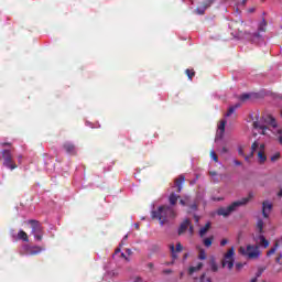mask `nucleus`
<instances>
[{
	"instance_id": "1",
	"label": "nucleus",
	"mask_w": 282,
	"mask_h": 282,
	"mask_svg": "<svg viewBox=\"0 0 282 282\" xmlns=\"http://www.w3.org/2000/svg\"><path fill=\"white\" fill-rule=\"evenodd\" d=\"M252 197H254V194L249 193L247 197L241 198L240 200H236L227 207L218 208L217 215H219L220 217H230V215L241 208V206H246V204H248L250 199H252Z\"/></svg>"
},
{
	"instance_id": "2",
	"label": "nucleus",
	"mask_w": 282,
	"mask_h": 282,
	"mask_svg": "<svg viewBox=\"0 0 282 282\" xmlns=\"http://www.w3.org/2000/svg\"><path fill=\"white\" fill-rule=\"evenodd\" d=\"M175 217H177V214L169 206H161L158 210L152 212V218L158 219L161 226L169 224V221L175 219Z\"/></svg>"
},
{
	"instance_id": "3",
	"label": "nucleus",
	"mask_w": 282,
	"mask_h": 282,
	"mask_svg": "<svg viewBox=\"0 0 282 282\" xmlns=\"http://www.w3.org/2000/svg\"><path fill=\"white\" fill-rule=\"evenodd\" d=\"M239 254L245 257V259H249V261H257L261 257V249L258 245L241 246L238 249Z\"/></svg>"
},
{
	"instance_id": "4",
	"label": "nucleus",
	"mask_w": 282,
	"mask_h": 282,
	"mask_svg": "<svg viewBox=\"0 0 282 282\" xmlns=\"http://www.w3.org/2000/svg\"><path fill=\"white\" fill-rule=\"evenodd\" d=\"M265 124H269V127H273V129H276V120L270 115L263 117L261 121H254L253 129H256L262 135H268V126Z\"/></svg>"
},
{
	"instance_id": "5",
	"label": "nucleus",
	"mask_w": 282,
	"mask_h": 282,
	"mask_svg": "<svg viewBox=\"0 0 282 282\" xmlns=\"http://www.w3.org/2000/svg\"><path fill=\"white\" fill-rule=\"evenodd\" d=\"M221 268L232 270L235 268V247H230L224 254L220 261Z\"/></svg>"
},
{
	"instance_id": "6",
	"label": "nucleus",
	"mask_w": 282,
	"mask_h": 282,
	"mask_svg": "<svg viewBox=\"0 0 282 282\" xmlns=\"http://www.w3.org/2000/svg\"><path fill=\"white\" fill-rule=\"evenodd\" d=\"M2 159H3V166H7V169H10L11 171H14L17 169V163H14V160L12 159V151L11 150H3L1 152Z\"/></svg>"
},
{
	"instance_id": "7",
	"label": "nucleus",
	"mask_w": 282,
	"mask_h": 282,
	"mask_svg": "<svg viewBox=\"0 0 282 282\" xmlns=\"http://www.w3.org/2000/svg\"><path fill=\"white\" fill-rule=\"evenodd\" d=\"M259 149V152H258V158H259V162L261 164H263V162H265L267 158H265V145L264 144H260L259 145V142H253L252 145H251V156L254 155V151Z\"/></svg>"
},
{
	"instance_id": "8",
	"label": "nucleus",
	"mask_w": 282,
	"mask_h": 282,
	"mask_svg": "<svg viewBox=\"0 0 282 282\" xmlns=\"http://www.w3.org/2000/svg\"><path fill=\"white\" fill-rule=\"evenodd\" d=\"M29 223L32 226V235H34L37 241H41L43 239V227L36 220H30Z\"/></svg>"
},
{
	"instance_id": "9",
	"label": "nucleus",
	"mask_w": 282,
	"mask_h": 282,
	"mask_svg": "<svg viewBox=\"0 0 282 282\" xmlns=\"http://www.w3.org/2000/svg\"><path fill=\"white\" fill-rule=\"evenodd\" d=\"M272 208H274V204L270 200H263L262 203V215L264 219L270 218V214L272 213Z\"/></svg>"
},
{
	"instance_id": "10",
	"label": "nucleus",
	"mask_w": 282,
	"mask_h": 282,
	"mask_svg": "<svg viewBox=\"0 0 282 282\" xmlns=\"http://www.w3.org/2000/svg\"><path fill=\"white\" fill-rule=\"evenodd\" d=\"M226 132V120H221L218 124V130L216 132V140H221L224 133Z\"/></svg>"
},
{
	"instance_id": "11",
	"label": "nucleus",
	"mask_w": 282,
	"mask_h": 282,
	"mask_svg": "<svg viewBox=\"0 0 282 282\" xmlns=\"http://www.w3.org/2000/svg\"><path fill=\"white\" fill-rule=\"evenodd\" d=\"M170 250H171L173 259H177V252H182V250H184V247L182 246L181 242H177L176 249H175V245H171Z\"/></svg>"
},
{
	"instance_id": "12",
	"label": "nucleus",
	"mask_w": 282,
	"mask_h": 282,
	"mask_svg": "<svg viewBox=\"0 0 282 282\" xmlns=\"http://www.w3.org/2000/svg\"><path fill=\"white\" fill-rule=\"evenodd\" d=\"M267 29H268V22H265V20L262 19L258 24V33H254V36L259 39V36H261V32H265Z\"/></svg>"
},
{
	"instance_id": "13",
	"label": "nucleus",
	"mask_w": 282,
	"mask_h": 282,
	"mask_svg": "<svg viewBox=\"0 0 282 282\" xmlns=\"http://www.w3.org/2000/svg\"><path fill=\"white\" fill-rule=\"evenodd\" d=\"M191 226V220L188 219H185L180 228H178V235H184L187 230H188V227Z\"/></svg>"
},
{
	"instance_id": "14",
	"label": "nucleus",
	"mask_w": 282,
	"mask_h": 282,
	"mask_svg": "<svg viewBox=\"0 0 282 282\" xmlns=\"http://www.w3.org/2000/svg\"><path fill=\"white\" fill-rule=\"evenodd\" d=\"M258 243H259L260 248H268L270 246V241H268V239H265V236H263V234H260L258 236Z\"/></svg>"
},
{
	"instance_id": "15",
	"label": "nucleus",
	"mask_w": 282,
	"mask_h": 282,
	"mask_svg": "<svg viewBox=\"0 0 282 282\" xmlns=\"http://www.w3.org/2000/svg\"><path fill=\"white\" fill-rule=\"evenodd\" d=\"M215 0H206L204 3V7L200 9H196V14H204V12L206 11L207 8H210V6H213Z\"/></svg>"
},
{
	"instance_id": "16",
	"label": "nucleus",
	"mask_w": 282,
	"mask_h": 282,
	"mask_svg": "<svg viewBox=\"0 0 282 282\" xmlns=\"http://www.w3.org/2000/svg\"><path fill=\"white\" fill-rule=\"evenodd\" d=\"M204 268V263L198 262L195 267H189L188 274H195V272H199Z\"/></svg>"
},
{
	"instance_id": "17",
	"label": "nucleus",
	"mask_w": 282,
	"mask_h": 282,
	"mask_svg": "<svg viewBox=\"0 0 282 282\" xmlns=\"http://www.w3.org/2000/svg\"><path fill=\"white\" fill-rule=\"evenodd\" d=\"M209 265H210L212 272H219V264H217V261L215 260V258H212L209 260Z\"/></svg>"
},
{
	"instance_id": "18",
	"label": "nucleus",
	"mask_w": 282,
	"mask_h": 282,
	"mask_svg": "<svg viewBox=\"0 0 282 282\" xmlns=\"http://www.w3.org/2000/svg\"><path fill=\"white\" fill-rule=\"evenodd\" d=\"M184 176H180L178 178L175 180V186L177 187L178 193H182V184H184Z\"/></svg>"
},
{
	"instance_id": "19",
	"label": "nucleus",
	"mask_w": 282,
	"mask_h": 282,
	"mask_svg": "<svg viewBox=\"0 0 282 282\" xmlns=\"http://www.w3.org/2000/svg\"><path fill=\"white\" fill-rule=\"evenodd\" d=\"M208 230H210V223H207L203 228H200L199 237H206Z\"/></svg>"
},
{
	"instance_id": "20",
	"label": "nucleus",
	"mask_w": 282,
	"mask_h": 282,
	"mask_svg": "<svg viewBox=\"0 0 282 282\" xmlns=\"http://www.w3.org/2000/svg\"><path fill=\"white\" fill-rule=\"evenodd\" d=\"M241 23H242V22H235V21H232V22L229 23V28H230L231 30H234V32H237V31L240 30Z\"/></svg>"
},
{
	"instance_id": "21",
	"label": "nucleus",
	"mask_w": 282,
	"mask_h": 282,
	"mask_svg": "<svg viewBox=\"0 0 282 282\" xmlns=\"http://www.w3.org/2000/svg\"><path fill=\"white\" fill-rule=\"evenodd\" d=\"M264 226H265V224L261 219H258V221H257V230H258L259 235H263Z\"/></svg>"
},
{
	"instance_id": "22",
	"label": "nucleus",
	"mask_w": 282,
	"mask_h": 282,
	"mask_svg": "<svg viewBox=\"0 0 282 282\" xmlns=\"http://www.w3.org/2000/svg\"><path fill=\"white\" fill-rule=\"evenodd\" d=\"M18 239H21L22 241H30V239L28 238V234L23 230H20L18 232Z\"/></svg>"
},
{
	"instance_id": "23",
	"label": "nucleus",
	"mask_w": 282,
	"mask_h": 282,
	"mask_svg": "<svg viewBox=\"0 0 282 282\" xmlns=\"http://www.w3.org/2000/svg\"><path fill=\"white\" fill-rule=\"evenodd\" d=\"M170 204L172 205V206H175L176 204H177V199H180V196H177V195H175L174 193H172L171 195H170Z\"/></svg>"
},
{
	"instance_id": "24",
	"label": "nucleus",
	"mask_w": 282,
	"mask_h": 282,
	"mask_svg": "<svg viewBox=\"0 0 282 282\" xmlns=\"http://www.w3.org/2000/svg\"><path fill=\"white\" fill-rule=\"evenodd\" d=\"M117 257H121V259L129 261V258H127V256H124V253L122 251H120V249H117L115 251L113 259H116Z\"/></svg>"
},
{
	"instance_id": "25",
	"label": "nucleus",
	"mask_w": 282,
	"mask_h": 282,
	"mask_svg": "<svg viewBox=\"0 0 282 282\" xmlns=\"http://www.w3.org/2000/svg\"><path fill=\"white\" fill-rule=\"evenodd\" d=\"M213 236L212 237H209V238H204L203 239V243H204V246L206 247V248H210L212 246H213Z\"/></svg>"
},
{
	"instance_id": "26",
	"label": "nucleus",
	"mask_w": 282,
	"mask_h": 282,
	"mask_svg": "<svg viewBox=\"0 0 282 282\" xmlns=\"http://www.w3.org/2000/svg\"><path fill=\"white\" fill-rule=\"evenodd\" d=\"M39 252H41V248L39 247H32L26 251L29 254H39Z\"/></svg>"
},
{
	"instance_id": "27",
	"label": "nucleus",
	"mask_w": 282,
	"mask_h": 282,
	"mask_svg": "<svg viewBox=\"0 0 282 282\" xmlns=\"http://www.w3.org/2000/svg\"><path fill=\"white\" fill-rule=\"evenodd\" d=\"M182 206H189L191 205V197L185 196L183 199L180 200Z\"/></svg>"
},
{
	"instance_id": "28",
	"label": "nucleus",
	"mask_w": 282,
	"mask_h": 282,
	"mask_svg": "<svg viewBox=\"0 0 282 282\" xmlns=\"http://www.w3.org/2000/svg\"><path fill=\"white\" fill-rule=\"evenodd\" d=\"M279 248V242H275L274 247L271 248L268 252H267V257H272V254H274V252H276Z\"/></svg>"
},
{
	"instance_id": "29",
	"label": "nucleus",
	"mask_w": 282,
	"mask_h": 282,
	"mask_svg": "<svg viewBox=\"0 0 282 282\" xmlns=\"http://www.w3.org/2000/svg\"><path fill=\"white\" fill-rule=\"evenodd\" d=\"M198 259L200 261H206V250L199 249V251H198Z\"/></svg>"
},
{
	"instance_id": "30",
	"label": "nucleus",
	"mask_w": 282,
	"mask_h": 282,
	"mask_svg": "<svg viewBox=\"0 0 282 282\" xmlns=\"http://www.w3.org/2000/svg\"><path fill=\"white\" fill-rule=\"evenodd\" d=\"M240 105L237 104L236 106H231L229 109H228V112L226 113L227 117L229 116H232V112L236 110V109H239Z\"/></svg>"
},
{
	"instance_id": "31",
	"label": "nucleus",
	"mask_w": 282,
	"mask_h": 282,
	"mask_svg": "<svg viewBox=\"0 0 282 282\" xmlns=\"http://www.w3.org/2000/svg\"><path fill=\"white\" fill-rule=\"evenodd\" d=\"M64 149L67 151V153H74V144H72V143H66L65 145H64Z\"/></svg>"
},
{
	"instance_id": "32",
	"label": "nucleus",
	"mask_w": 282,
	"mask_h": 282,
	"mask_svg": "<svg viewBox=\"0 0 282 282\" xmlns=\"http://www.w3.org/2000/svg\"><path fill=\"white\" fill-rule=\"evenodd\" d=\"M210 158L214 160V162H219V159H217V154L215 153V150L210 151Z\"/></svg>"
},
{
	"instance_id": "33",
	"label": "nucleus",
	"mask_w": 282,
	"mask_h": 282,
	"mask_svg": "<svg viewBox=\"0 0 282 282\" xmlns=\"http://www.w3.org/2000/svg\"><path fill=\"white\" fill-rule=\"evenodd\" d=\"M281 158V153H275L271 156V162H276Z\"/></svg>"
},
{
	"instance_id": "34",
	"label": "nucleus",
	"mask_w": 282,
	"mask_h": 282,
	"mask_svg": "<svg viewBox=\"0 0 282 282\" xmlns=\"http://www.w3.org/2000/svg\"><path fill=\"white\" fill-rule=\"evenodd\" d=\"M186 75L188 76L189 80H193V76H195V72L191 73V69H186Z\"/></svg>"
},
{
	"instance_id": "35",
	"label": "nucleus",
	"mask_w": 282,
	"mask_h": 282,
	"mask_svg": "<svg viewBox=\"0 0 282 282\" xmlns=\"http://www.w3.org/2000/svg\"><path fill=\"white\" fill-rule=\"evenodd\" d=\"M264 269L263 268H259L257 273H256V278L259 279V276H261L263 274Z\"/></svg>"
},
{
	"instance_id": "36",
	"label": "nucleus",
	"mask_w": 282,
	"mask_h": 282,
	"mask_svg": "<svg viewBox=\"0 0 282 282\" xmlns=\"http://www.w3.org/2000/svg\"><path fill=\"white\" fill-rule=\"evenodd\" d=\"M237 6H246V1L248 0H235Z\"/></svg>"
},
{
	"instance_id": "37",
	"label": "nucleus",
	"mask_w": 282,
	"mask_h": 282,
	"mask_svg": "<svg viewBox=\"0 0 282 282\" xmlns=\"http://www.w3.org/2000/svg\"><path fill=\"white\" fill-rule=\"evenodd\" d=\"M276 263H279L280 265H282V254L279 253V256L275 259Z\"/></svg>"
},
{
	"instance_id": "38",
	"label": "nucleus",
	"mask_w": 282,
	"mask_h": 282,
	"mask_svg": "<svg viewBox=\"0 0 282 282\" xmlns=\"http://www.w3.org/2000/svg\"><path fill=\"white\" fill-rule=\"evenodd\" d=\"M248 98H250V95L245 94V95H241L240 100L246 101L248 100Z\"/></svg>"
},
{
	"instance_id": "39",
	"label": "nucleus",
	"mask_w": 282,
	"mask_h": 282,
	"mask_svg": "<svg viewBox=\"0 0 282 282\" xmlns=\"http://www.w3.org/2000/svg\"><path fill=\"white\" fill-rule=\"evenodd\" d=\"M227 243H228V239H223L221 241H220V246H227Z\"/></svg>"
},
{
	"instance_id": "40",
	"label": "nucleus",
	"mask_w": 282,
	"mask_h": 282,
	"mask_svg": "<svg viewBox=\"0 0 282 282\" xmlns=\"http://www.w3.org/2000/svg\"><path fill=\"white\" fill-rule=\"evenodd\" d=\"M188 228H189V235L193 236L194 229H193V225H191V223H189Z\"/></svg>"
},
{
	"instance_id": "41",
	"label": "nucleus",
	"mask_w": 282,
	"mask_h": 282,
	"mask_svg": "<svg viewBox=\"0 0 282 282\" xmlns=\"http://www.w3.org/2000/svg\"><path fill=\"white\" fill-rule=\"evenodd\" d=\"M234 164H236V166H241V162L237 160L234 161Z\"/></svg>"
},
{
	"instance_id": "42",
	"label": "nucleus",
	"mask_w": 282,
	"mask_h": 282,
	"mask_svg": "<svg viewBox=\"0 0 282 282\" xmlns=\"http://www.w3.org/2000/svg\"><path fill=\"white\" fill-rule=\"evenodd\" d=\"M209 175H210L212 177H217V172H209Z\"/></svg>"
},
{
	"instance_id": "43",
	"label": "nucleus",
	"mask_w": 282,
	"mask_h": 282,
	"mask_svg": "<svg viewBox=\"0 0 282 282\" xmlns=\"http://www.w3.org/2000/svg\"><path fill=\"white\" fill-rule=\"evenodd\" d=\"M220 153H228V148H223Z\"/></svg>"
},
{
	"instance_id": "44",
	"label": "nucleus",
	"mask_w": 282,
	"mask_h": 282,
	"mask_svg": "<svg viewBox=\"0 0 282 282\" xmlns=\"http://www.w3.org/2000/svg\"><path fill=\"white\" fill-rule=\"evenodd\" d=\"M0 147H10V143L3 142V143H0Z\"/></svg>"
},
{
	"instance_id": "45",
	"label": "nucleus",
	"mask_w": 282,
	"mask_h": 282,
	"mask_svg": "<svg viewBox=\"0 0 282 282\" xmlns=\"http://www.w3.org/2000/svg\"><path fill=\"white\" fill-rule=\"evenodd\" d=\"M238 153L239 155H243V149L239 148Z\"/></svg>"
},
{
	"instance_id": "46",
	"label": "nucleus",
	"mask_w": 282,
	"mask_h": 282,
	"mask_svg": "<svg viewBox=\"0 0 282 282\" xmlns=\"http://www.w3.org/2000/svg\"><path fill=\"white\" fill-rule=\"evenodd\" d=\"M191 208H192V210H197V205L194 204L191 206Z\"/></svg>"
},
{
	"instance_id": "47",
	"label": "nucleus",
	"mask_w": 282,
	"mask_h": 282,
	"mask_svg": "<svg viewBox=\"0 0 282 282\" xmlns=\"http://www.w3.org/2000/svg\"><path fill=\"white\" fill-rule=\"evenodd\" d=\"M134 282H144L141 278L134 279Z\"/></svg>"
},
{
	"instance_id": "48",
	"label": "nucleus",
	"mask_w": 282,
	"mask_h": 282,
	"mask_svg": "<svg viewBox=\"0 0 282 282\" xmlns=\"http://www.w3.org/2000/svg\"><path fill=\"white\" fill-rule=\"evenodd\" d=\"M276 133H278V135H282V128L278 129Z\"/></svg>"
},
{
	"instance_id": "49",
	"label": "nucleus",
	"mask_w": 282,
	"mask_h": 282,
	"mask_svg": "<svg viewBox=\"0 0 282 282\" xmlns=\"http://www.w3.org/2000/svg\"><path fill=\"white\" fill-rule=\"evenodd\" d=\"M236 268H238V270H241L242 264H241V263H238V264H236Z\"/></svg>"
},
{
	"instance_id": "50",
	"label": "nucleus",
	"mask_w": 282,
	"mask_h": 282,
	"mask_svg": "<svg viewBox=\"0 0 282 282\" xmlns=\"http://www.w3.org/2000/svg\"><path fill=\"white\" fill-rule=\"evenodd\" d=\"M278 140H279L280 144L282 145V135H279Z\"/></svg>"
},
{
	"instance_id": "51",
	"label": "nucleus",
	"mask_w": 282,
	"mask_h": 282,
	"mask_svg": "<svg viewBox=\"0 0 282 282\" xmlns=\"http://www.w3.org/2000/svg\"><path fill=\"white\" fill-rule=\"evenodd\" d=\"M164 272V274H171V272H173V271H171V270H165V271H163Z\"/></svg>"
},
{
	"instance_id": "52",
	"label": "nucleus",
	"mask_w": 282,
	"mask_h": 282,
	"mask_svg": "<svg viewBox=\"0 0 282 282\" xmlns=\"http://www.w3.org/2000/svg\"><path fill=\"white\" fill-rule=\"evenodd\" d=\"M278 196L282 197V189L279 191Z\"/></svg>"
},
{
	"instance_id": "53",
	"label": "nucleus",
	"mask_w": 282,
	"mask_h": 282,
	"mask_svg": "<svg viewBox=\"0 0 282 282\" xmlns=\"http://www.w3.org/2000/svg\"><path fill=\"white\" fill-rule=\"evenodd\" d=\"M127 253L131 256V249H127Z\"/></svg>"
},
{
	"instance_id": "54",
	"label": "nucleus",
	"mask_w": 282,
	"mask_h": 282,
	"mask_svg": "<svg viewBox=\"0 0 282 282\" xmlns=\"http://www.w3.org/2000/svg\"><path fill=\"white\" fill-rule=\"evenodd\" d=\"M250 282H257V278L251 279Z\"/></svg>"
},
{
	"instance_id": "55",
	"label": "nucleus",
	"mask_w": 282,
	"mask_h": 282,
	"mask_svg": "<svg viewBox=\"0 0 282 282\" xmlns=\"http://www.w3.org/2000/svg\"><path fill=\"white\" fill-rule=\"evenodd\" d=\"M195 221H199V217L195 216Z\"/></svg>"
},
{
	"instance_id": "56",
	"label": "nucleus",
	"mask_w": 282,
	"mask_h": 282,
	"mask_svg": "<svg viewBox=\"0 0 282 282\" xmlns=\"http://www.w3.org/2000/svg\"><path fill=\"white\" fill-rule=\"evenodd\" d=\"M128 237H129V236H124V237H123V241H127V238H128Z\"/></svg>"
},
{
	"instance_id": "57",
	"label": "nucleus",
	"mask_w": 282,
	"mask_h": 282,
	"mask_svg": "<svg viewBox=\"0 0 282 282\" xmlns=\"http://www.w3.org/2000/svg\"><path fill=\"white\" fill-rule=\"evenodd\" d=\"M206 282H212L210 278H207Z\"/></svg>"
},
{
	"instance_id": "58",
	"label": "nucleus",
	"mask_w": 282,
	"mask_h": 282,
	"mask_svg": "<svg viewBox=\"0 0 282 282\" xmlns=\"http://www.w3.org/2000/svg\"><path fill=\"white\" fill-rule=\"evenodd\" d=\"M134 226H135V228H140V225H138V224H135Z\"/></svg>"
},
{
	"instance_id": "59",
	"label": "nucleus",
	"mask_w": 282,
	"mask_h": 282,
	"mask_svg": "<svg viewBox=\"0 0 282 282\" xmlns=\"http://www.w3.org/2000/svg\"><path fill=\"white\" fill-rule=\"evenodd\" d=\"M19 162H21V156H19Z\"/></svg>"
},
{
	"instance_id": "60",
	"label": "nucleus",
	"mask_w": 282,
	"mask_h": 282,
	"mask_svg": "<svg viewBox=\"0 0 282 282\" xmlns=\"http://www.w3.org/2000/svg\"><path fill=\"white\" fill-rule=\"evenodd\" d=\"M181 276H184V273H181Z\"/></svg>"
},
{
	"instance_id": "61",
	"label": "nucleus",
	"mask_w": 282,
	"mask_h": 282,
	"mask_svg": "<svg viewBox=\"0 0 282 282\" xmlns=\"http://www.w3.org/2000/svg\"><path fill=\"white\" fill-rule=\"evenodd\" d=\"M245 160H248V156H246Z\"/></svg>"
}]
</instances>
